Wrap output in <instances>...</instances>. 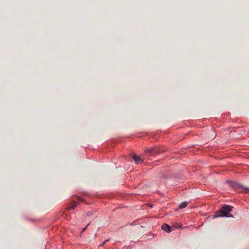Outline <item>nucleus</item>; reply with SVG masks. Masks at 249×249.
<instances>
[{
    "mask_svg": "<svg viewBox=\"0 0 249 249\" xmlns=\"http://www.w3.org/2000/svg\"><path fill=\"white\" fill-rule=\"evenodd\" d=\"M132 158L137 163H141L143 161L141 157L136 155V154H134L133 155Z\"/></svg>",
    "mask_w": 249,
    "mask_h": 249,
    "instance_id": "5",
    "label": "nucleus"
},
{
    "mask_svg": "<svg viewBox=\"0 0 249 249\" xmlns=\"http://www.w3.org/2000/svg\"><path fill=\"white\" fill-rule=\"evenodd\" d=\"M108 241V240H107L106 241H104L102 244H101L100 246L103 247L105 245V244Z\"/></svg>",
    "mask_w": 249,
    "mask_h": 249,
    "instance_id": "9",
    "label": "nucleus"
},
{
    "mask_svg": "<svg viewBox=\"0 0 249 249\" xmlns=\"http://www.w3.org/2000/svg\"><path fill=\"white\" fill-rule=\"evenodd\" d=\"M187 203L186 202H183L179 205V208L180 209L184 208L187 206Z\"/></svg>",
    "mask_w": 249,
    "mask_h": 249,
    "instance_id": "7",
    "label": "nucleus"
},
{
    "mask_svg": "<svg viewBox=\"0 0 249 249\" xmlns=\"http://www.w3.org/2000/svg\"><path fill=\"white\" fill-rule=\"evenodd\" d=\"M89 225V223L82 230V232H84L85 231L88 227V226Z\"/></svg>",
    "mask_w": 249,
    "mask_h": 249,
    "instance_id": "10",
    "label": "nucleus"
},
{
    "mask_svg": "<svg viewBox=\"0 0 249 249\" xmlns=\"http://www.w3.org/2000/svg\"><path fill=\"white\" fill-rule=\"evenodd\" d=\"M162 230L165 231L167 232H170L172 231V228L167 224H164L161 226Z\"/></svg>",
    "mask_w": 249,
    "mask_h": 249,
    "instance_id": "4",
    "label": "nucleus"
},
{
    "mask_svg": "<svg viewBox=\"0 0 249 249\" xmlns=\"http://www.w3.org/2000/svg\"><path fill=\"white\" fill-rule=\"evenodd\" d=\"M146 153H147L149 155L155 154H159L162 152L161 150H160L158 148L156 147H151L150 148H146L144 150Z\"/></svg>",
    "mask_w": 249,
    "mask_h": 249,
    "instance_id": "3",
    "label": "nucleus"
},
{
    "mask_svg": "<svg viewBox=\"0 0 249 249\" xmlns=\"http://www.w3.org/2000/svg\"><path fill=\"white\" fill-rule=\"evenodd\" d=\"M77 199H78V200H79L80 201H84V199H83V198L80 197V196H78L77 197Z\"/></svg>",
    "mask_w": 249,
    "mask_h": 249,
    "instance_id": "8",
    "label": "nucleus"
},
{
    "mask_svg": "<svg viewBox=\"0 0 249 249\" xmlns=\"http://www.w3.org/2000/svg\"><path fill=\"white\" fill-rule=\"evenodd\" d=\"M174 226L176 228H180V226H178L177 224H174Z\"/></svg>",
    "mask_w": 249,
    "mask_h": 249,
    "instance_id": "11",
    "label": "nucleus"
},
{
    "mask_svg": "<svg viewBox=\"0 0 249 249\" xmlns=\"http://www.w3.org/2000/svg\"><path fill=\"white\" fill-rule=\"evenodd\" d=\"M233 207L229 205L223 206L219 210L216 212V214L214 216L215 217H232V215L230 213V212L231 211Z\"/></svg>",
    "mask_w": 249,
    "mask_h": 249,
    "instance_id": "1",
    "label": "nucleus"
},
{
    "mask_svg": "<svg viewBox=\"0 0 249 249\" xmlns=\"http://www.w3.org/2000/svg\"><path fill=\"white\" fill-rule=\"evenodd\" d=\"M234 188L235 190L238 193H245L249 194V188L245 187L242 185L238 184H235Z\"/></svg>",
    "mask_w": 249,
    "mask_h": 249,
    "instance_id": "2",
    "label": "nucleus"
},
{
    "mask_svg": "<svg viewBox=\"0 0 249 249\" xmlns=\"http://www.w3.org/2000/svg\"><path fill=\"white\" fill-rule=\"evenodd\" d=\"M88 213L91 214V212H89Z\"/></svg>",
    "mask_w": 249,
    "mask_h": 249,
    "instance_id": "12",
    "label": "nucleus"
},
{
    "mask_svg": "<svg viewBox=\"0 0 249 249\" xmlns=\"http://www.w3.org/2000/svg\"><path fill=\"white\" fill-rule=\"evenodd\" d=\"M77 206V203L75 201H72L71 202V205L68 208V210H71L74 209Z\"/></svg>",
    "mask_w": 249,
    "mask_h": 249,
    "instance_id": "6",
    "label": "nucleus"
}]
</instances>
